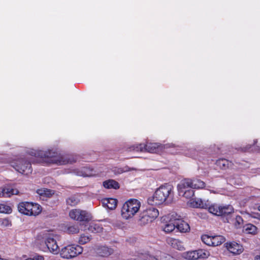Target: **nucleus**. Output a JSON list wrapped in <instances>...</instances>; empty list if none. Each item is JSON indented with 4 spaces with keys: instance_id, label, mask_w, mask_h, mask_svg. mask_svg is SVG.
Returning a JSON list of instances; mask_svg holds the SVG:
<instances>
[{
    "instance_id": "obj_29",
    "label": "nucleus",
    "mask_w": 260,
    "mask_h": 260,
    "mask_svg": "<svg viewBox=\"0 0 260 260\" xmlns=\"http://www.w3.org/2000/svg\"><path fill=\"white\" fill-rule=\"evenodd\" d=\"M208 209L210 213L214 215L217 216L221 215V212H220V206H218L216 204H210Z\"/></svg>"
},
{
    "instance_id": "obj_37",
    "label": "nucleus",
    "mask_w": 260,
    "mask_h": 260,
    "mask_svg": "<svg viewBox=\"0 0 260 260\" xmlns=\"http://www.w3.org/2000/svg\"><path fill=\"white\" fill-rule=\"evenodd\" d=\"M0 225L3 227H9L11 226V221L8 218L0 219Z\"/></svg>"
},
{
    "instance_id": "obj_26",
    "label": "nucleus",
    "mask_w": 260,
    "mask_h": 260,
    "mask_svg": "<svg viewBox=\"0 0 260 260\" xmlns=\"http://www.w3.org/2000/svg\"><path fill=\"white\" fill-rule=\"evenodd\" d=\"M12 211L11 207L6 203H0V213L10 214Z\"/></svg>"
},
{
    "instance_id": "obj_11",
    "label": "nucleus",
    "mask_w": 260,
    "mask_h": 260,
    "mask_svg": "<svg viewBox=\"0 0 260 260\" xmlns=\"http://www.w3.org/2000/svg\"><path fill=\"white\" fill-rule=\"evenodd\" d=\"M177 216V215L175 213H172L161 217L163 222L161 228L163 231L166 233H170L176 228Z\"/></svg>"
},
{
    "instance_id": "obj_15",
    "label": "nucleus",
    "mask_w": 260,
    "mask_h": 260,
    "mask_svg": "<svg viewBox=\"0 0 260 260\" xmlns=\"http://www.w3.org/2000/svg\"><path fill=\"white\" fill-rule=\"evenodd\" d=\"M225 246L226 249L234 254H240L243 251L242 246L235 242H227Z\"/></svg>"
},
{
    "instance_id": "obj_2",
    "label": "nucleus",
    "mask_w": 260,
    "mask_h": 260,
    "mask_svg": "<svg viewBox=\"0 0 260 260\" xmlns=\"http://www.w3.org/2000/svg\"><path fill=\"white\" fill-rule=\"evenodd\" d=\"M174 147L176 148V150L179 151V152L183 151L185 155L193 157L195 155V150L193 149H190L187 152L185 151L182 149V147L180 146H176L175 144L170 143L166 145H162L156 143H149L147 144H137L131 146L129 148L130 151H146L150 153H159L166 148Z\"/></svg>"
},
{
    "instance_id": "obj_22",
    "label": "nucleus",
    "mask_w": 260,
    "mask_h": 260,
    "mask_svg": "<svg viewBox=\"0 0 260 260\" xmlns=\"http://www.w3.org/2000/svg\"><path fill=\"white\" fill-rule=\"evenodd\" d=\"M104 187L107 189H118L119 187V184L116 181L109 179L104 181L103 183Z\"/></svg>"
},
{
    "instance_id": "obj_17",
    "label": "nucleus",
    "mask_w": 260,
    "mask_h": 260,
    "mask_svg": "<svg viewBox=\"0 0 260 260\" xmlns=\"http://www.w3.org/2000/svg\"><path fill=\"white\" fill-rule=\"evenodd\" d=\"M176 229L181 233H186L189 231L190 226L187 222L179 219L177 216L176 219Z\"/></svg>"
},
{
    "instance_id": "obj_9",
    "label": "nucleus",
    "mask_w": 260,
    "mask_h": 260,
    "mask_svg": "<svg viewBox=\"0 0 260 260\" xmlns=\"http://www.w3.org/2000/svg\"><path fill=\"white\" fill-rule=\"evenodd\" d=\"M159 215L158 210L151 207L142 212L139 216V223L141 225H146L151 223Z\"/></svg>"
},
{
    "instance_id": "obj_13",
    "label": "nucleus",
    "mask_w": 260,
    "mask_h": 260,
    "mask_svg": "<svg viewBox=\"0 0 260 260\" xmlns=\"http://www.w3.org/2000/svg\"><path fill=\"white\" fill-rule=\"evenodd\" d=\"M209 256L210 252L208 250L200 249L187 252L185 256L189 260H197L200 258H207Z\"/></svg>"
},
{
    "instance_id": "obj_10",
    "label": "nucleus",
    "mask_w": 260,
    "mask_h": 260,
    "mask_svg": "<svg viewBox=\"0 0 260 260\" xmlns=\"http://www.w3.org/2000/svg\"><path fill=\"white\" fill-rule=\"evenodd\" d=\"M190 184L191 179H184L178 184L177 189L180 196L189 199L194 195V191Z\"/></svg>"
},
{
    "instance_id": "obj_28",
    "label": "nucleus",
    "mask_w": 260,
    "mask_h": 260,
    "mask_svg": "<svg viewBox=\"0 0 260 260\" xmlns=\"http://www.w3.org/2000/svg\"><path fill=\"white\" fill-rule=\"evenodd\" d=\"M191 187L193 188H203L205 186V183L199 179H191Z\"/></svg>"
},
{
    "instance_id": "obj_38",
    "label": "nucleus",
    "mask_w": 260,
    "mask_h": 260,
    "mask_svg": "<svg viewBox=\"0 0 260 260\" xmlns=\"http://www.w3.org/2000/svg\"><path fill=\"white\" fill-rule=\"evenodd\" d=\"M201 204V208L208 209L210 202L208 200H203L202 199V203Z\"/></svg>"
},
{
    "instance_id": "obj_5",
    "label": "nucleus",
    "mask_w": 260,
    "mask_h": 260,
    "mask_svg": "<svg viewBox=\"0 0 260 260\" xmlns=\"http://www.w3.org/2000/svg\"><path fill=\"white\" fill-rule=\"evenodd\" d=\"M140 202L135 199H131L125 202L121 208V214L123 218L128 219L132 218L139 210Z\"/></svg>"
},
{
    "instance_id": "obj_35",
    "label": "nucleus",
    "mask_w": 260,
    "mask_h": 260,
    "mask_svg": "<svg viewBox=\"0 0 260 260\" xmlns=\"http://www.w3.org/2000/svg\"><path fill=\"white\" fill-rule=\"evenodd\" d=\"M243 219L240 216H236L234 219V225L236 228H240L243 224Z\"/></svg>"
},
{
    "instance_id": "obj_42",
    "label": "nucleus",
    "mask_w": 260,
    "mask_h": 260,
    "mask_svg": "<svg viewBox=\"0 0 260 260\" xmlns=\"http://www.w3.org/2000/svg\"><path fill=\"white\" fill-rule=\"evenodd\" d=\"M252 217L260 220V214L258 213H252L251 214Z\"/></svg>"
},
{
    "instance_id": "obj_23",
    "label": "nucleus",
    "mask_w": 260,
    "mask_h": 260,
    "mask_svg": "<svg viewBox=\"0 0 260 260\" xmlns=\"http://www.w3.org/2000/svg\"><path fill=\"white\" fill-rule=\"evenodd\" d=\"M216 165L222 169H226L231 166V162L226 159H219L216 161Z\"/></svg>"
},
{
    "instance_id": "obj_8",
    "label": "nucleus",
    "mask_w": 260,
    "mask_h": 260,
    "mask_svg": "<svg viewBox=\"0 0 260 260\" xmlns=\"http://www.w3.org/2000/svg\"><path fill=\"white\" fill-rule=\"evenodd\" d=\"M11 166L21 174H28L32 171L31 165L25 158L19 157L13 160Z\"/></svg>"
},
{
    "instance_id": "obj_24",
    "label": "nucleus",
    "mask_w": 260,
    "mask_h": 260,
    "mask_svg": "<svg viewBox=\"0 0 260 260\" xmlns=\"http://www.w3.org/2000/svg\"><path fill=\"white\" fill-rule=\"evenodd\" d=\"M169 242L171 244V246L175 249L179 250H183L184 249L182 243L178 239H171Z\"/></svg>"
},
{
    "instance_id": "obj_40",
    "label": "nucleus",
    "mask_w": 260,
    "mask_h": 260,
    "mask_svg": "<svg viewBox=\"0 0 260 260\" xmlns=\"http://www.w3.org/2000/svg\"><path fill=\"white\" fill-rule=\"evenodd\" d=\"M53 194H54V191L45 188V193L44 197H50Z\"/></svg>"
},
{
    "instance_id": "obj_3",
    "label": "nucleus",
    "mask_w": 260,
    "mask_h": 260,
    "mask_svg": "<svg viewBox=\"0 0 260 260\" xmlns=\"http://www.w3.org/2000/svg\"><path fill=\"white\" fill-rule=\"evenodd\" d=\"M58 236L55 232L51 231H47L38 235L37 240L38 242L44 241L49 251L54 254H57L60 251L56 242Z\"/></svg>"
},
{
    "instance_id": "obj_25",
    "label": "nucleus",
    "mask_w": 260,
    "mask_h": 260,
    "mask_svg": "<svg viewBox=\"0 0 260 260\" xmlns=\"http://www.w3.org/2000/svg\"><path fill=\"white\" fill-rule=\"evenodd\" d=\"M201 203H202L201 199L195 198L189 200L187 204L190 207L201 208Z\"/></svg>"
},
{
    "instance_id": "obj_4",
    "label": "nucleus",
    "mask_w": 260,
    "mask_h": 260,
    "mask_svg": "<svg viewBox=\"0 0 260 260\" xmlns=\"http://www.w3.org/2000/svg\"><path fill=\"white\" fill-rule=\"evenodd\" d=\"M172 189V186L169 184L160 186L156 190L153 196L148 199V203L152 205L161 204L169 198Z\"/></svg>"
},
{
    "instance_id": "obj_30",
    "label": "nucleus",
    "mask_w": 260,
    "mask_h": 260,
    "mask_svg": "<svg viewBox=\"0 0 260 260\" xmlns=\"http://www.w3.org/2000/svg\"><path fill=\"white\" fill-rule=\"evenodd\" d=\"M244 230L246 233L254 235L257 233V229L255 225L249 223L244 226Z\"/></svg>"
},
{
    "instance_id": "obj_32",
    "label": "nucleus",
    "mask_w": 260,
    "mask_h": 260,
    "mask_svg": "<svg viewBox=\"0 0 260 260\" xmlns=\"http://www.w3.org/2000/svg\"><path fill=\"white\" fill-rule=\"evenodd\" d=\"M80 202V200L77 196H72L67 200V203L68 205L72 206H76Z\"/></svg>"
},
{
    "instance_id": "obj_43",
    "label": "nucleus",
    "mask_w": 260,
    "mask_h": 260,
    "mask_svg": "<svg viewBox=\"0 0 260 260\" xmlns=\"http://www.w3.org/2000/svg\"><path fill=\"white\" fill-rule=\"evenodd\" d=\"M254 260H260V254L256 255L254 257Z\"/></svg>"
},
{
    "instance_id": "obj_19",
    "label": "nucleus",
    "mask_w": 260,
    "mask_h": 260,
    "mask_svg": "<svg viewBox=\"0 0 260 260\" xmlns=\"http://www.w3.org/2000/svg\"><path fill=\"white\" fill-rule=\"evenodd\" d=\"M87 226V230L93 233H100L102 232L103 229L101 224L95 222H91Z\"/></svg>"
},
{
    "instance_id": "obj_16",
    "label": "nucleus",
    "mask_w": 260,
    "mask_h": 260,
    "mask_svg": "<svg viewBox=\"0 0 260 260\" xmlns=\"http://www.w3.org/2000/svg\"><path fill=\"white\" fill-rule=\"evenodd\" d=\"M115 249L107 246H100L96 248V254L101 257H108L113 254Z\"/></svg>"
},
{
    "instance_id": "obj_31",
    "label": "nucleus",
    "mask_w": 260,
    "mask_h": 260,
    "mask_svg": "<svg viewBox=\"0 0 260 260\" xmlns=\"http://www.w3.org/2000/svg\"><path fill=\"white\" fill-rule=\"evenodd\" d=\"M220 210L221 215L223 214H230L233 211V208L232 206L230 205L220 206Z\"/></svg>"
},
{
    "instance_id": "obj_6",
    "label": "nucleus",
    "mask_w": 260,
    "mask_h": 260,
    "mask_svg": "<svg viewBox=\"0 0 260 260\" xmlns=\"http://www.w3.org/2000/svg\"><path fill=\"white\" fill-rule=\"evenodd\" d=\"M18 210L24 215L36 216L41 213L42 208L38 204L25 202L18 204Z\"/></svg>"
},
{
    "instance_id": "obj_33",
    "label": "nucleus",
    "mask_w": 260,
    "mask_h": 260,
    "mask_svg": "<svg viewBox=\"0 0 260 260\" xmlns=\"http://www.w3.org/2000/svg\"><path fill=\"white\" fill-rule=\"evenodd\" d=\"M201 239L203 242H204L205 244L208 246H212V236L204 235L202 236Z\"/></svg>"
},
{
    "instance_id": "obj_39",
    "label": "nucleus",
    "mask_w": 260,
    "mask_h": 260,
    "mask_svg": "<svg viewBox=\"0 0 260 260\" xmlns=\"http://www.w3.org/2000/svg\"><path fill=\"white\" fill-rule=\"evenodd\" d=\"M24 260H44V258L42 255H36L32 258H27Z\"/></svg>"
},
{
    "instance_id": "obj_1",
    "label": "nucleus",
    "mask_w": 260,
    "mask_h": 260,
    "mask_svg": "<svg viewBox=\"0 0 260 260\" xmlns=\"http://www.w3.org/2000/svg\"><path fill=\"white\" fill-rule=\"evenodd\" d=\"M32 156L40 158L42 161L48 164H55L57 165H63L68 163H72L76 160L74 158H70L58 154L53 150L47 151L32 150L29 152Z\"/></svg>"
},
{
    "instance_id": "obj_18",
    "label": "nucleus",
    "mask_w": 260,
    "mask_h": 260,
    "mask_svg": "<svg viewBox=\"0 0 260 260\" xmlns=\"http://www.w3.org/2000/svg\"><path fill=\"white\" fill-rule=\"evenodd\" d=\"M102 202L105 207L110 210L115 209L117 206V200L113 198H105L103 199Z\"/></svg>"
},
{
    "instance_id": "obj_41",
    "label": "nucleus",
    "mask_w": 260,
    "mask_h": 260,
    "mask_svg": "<svg viewBox=\"0 0 260 260\" xmlns=\"http://www.w3.org/2000/svg\"><path fill=\"white\" fill-rule=\"evenodd\" d=\"M37 193L41 197H44L45 193V188L38 189L37 190Z\"/></svg>"
},
{
    "instance_id": "obj_27",
    "label": "nucleus",
    "mask_w": 260,
    "mask_h": 260,
    "mask_svg": "<svg viewBox=\"0 0 260 260\" xmlns=\"http://www.w3.org/2000/svg\"><path fill=\"white\" fill-rule=\"evenodd\" d=\"M225 241L224 237L221 235L212 236V246H217Z\"/></svg>"
},
{
    "instance_id": "obj_44",
    "label": "nucleus",
    "mask_w": 260,
    "mask_h": 260,
    "mask_svg": "<svg viewBox=\"0 0 260 260\" xmlns=\"http://www.w3.org/2000/svg\"><path fill=\"white\" fill-rule=\"evenodd\" d=\"M257 209L259 211H260V206H259L258 207H257Z\"/></svg>"
},
{
    "instance_id": "obj_14",
    "label": "nucleus",
    "mask_w": 260,
    "mask_h": 260,
    "mask_svg": "<svg viewBox=\"0 0 260 260\" xmlns=\"http://www.w3.org/2000/svg\"><path fill=\"white\" fill-rule=\"evenodd\" d=\"M18 193V190L12 186L5 185L0 187V198H9Z\"/></svg>"
},
{
    "instance_id": "obj_20",
    "label": "nucleus",
    "mask_w": 260,
    "mask_h": 260,
    "mask_svg": "<svg viewBox=\"0 0 260 260\" xmlns=\"http://www.w3.org/2000/svg\"><path fill=\"white\" fill-rule=\"evenodd\" d=\"M146 260H171V256L170 255L160 253L159 257H155L150 254H147L146 255Z\"/></svg>"
},
{
    "instance_id": "obj_36",
    "label": "nucleus",
    "mask_w": 260,
    "mask_h": 260,
    "mask_svg": "<svg viewBox=\"0 0 260 260\" xmlns=\"http://www.w3.org/2000/svg\"><path fill=\"white\" fill-rule=\"evenodd\" d=\"M67 231L69 234H76L79 232V228L77 225H72L68 227Z\"/></svg>"
},
{
    "instance_id": "obj_21",
    "label": "nucleus",
    "mask_w": 260,
    "mask_h": 260,
    "mask_svg": "<svg viewBox=\"0 0 260 260\" xmlns=\"http://www.w3.org/2000/svg\"><path fill=\"white\" fill-rule=\"evenodd\" d=\"M75 173L78 176L83 177H89L94 175L93 170L87 167H84L80 170H78Z\"/></svg>"
},
{
    "instance_id": "obj_7",
    "label": "nucleus",
    "mask_w": 260,
    "mask_h": 260,
    "mask_svg": "<svg viewBox=\"0 0 260 260\" xmlns=\"http://www.w3.org/2000/svg\"><path fill=\"white\" fill-rule=\"evenodd\" d=\"M82 252L83 248L81 246L77 244H70L62 248L59 253L63 258L72 259L81 254Z\"/></svg>"
},
{
    "instance_id": "obj_12",
    "label": "nucleus",
    "mask_w": 260,
    "mask_h": 260,
    "mask_svg": "<svg viewBox=\"0 0 260 260\" xmlns=\"http://www.w3.org/2000/svg\"><path fill=\"white\" fill-rule=\"evenodd\" d=\"M69 216L72 219L80 222H88L92 218V216L90 213L80 209L71 210L69 212Z\"/></svg>"
},
{
    "instance_id": "obj_34",
    "label": "nucleus",
    "mask_w": 260,
    "mask_h": 260,
    "mask_svg": "<svg viewBox=\"0 0 260 260\" xmlns=\"http://www.w3.org/2000/svg\"><path fill=\"white\" fill-rule=\"evenodd\" d=\"M90 239V236L84 234L81 235L79 239V243L80 244H85L88 242Z\"/></svg>"
}]
</instances>
